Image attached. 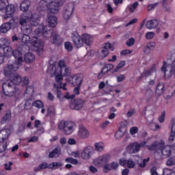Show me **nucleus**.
Returning a JSON list of instances; mask_svg holds the SVG:
<instances>
[{"instance_id":"864d4df0","label":"nucleus","mask_w":175,"mask_h":175,"mask_svg":"<svg viewBox=\"0 0 175 175\" xmlns=\"http://www.w3.org/2000/svg\"><path fill=\"white\" fill-rule=\"evenodd\" d=\"M125 66V61H121L116 66L115 69H113V72H118L122 68Z\"/></svg>"},{"instance_id":"4c0bfd02","label":"nucleus","mask_w":175,"mask_h":175,"mask_svg":"<svg viewBox=\"0 0 175 175\" xmlns=\"http://www.w3.org/2000/svg\"><path fill=\"white\" fill-rule=\"evenodd\" d=\"M3 51L7 57H12L13 55L14 51L10 45L3 48Z\"/></svg>"},{"instance_id":"39448f33","label":"nucleus","mask_w":175,"mask_h":175,"mask_svg":"<svg viewBox=\"0 0 175 175\" xmlns=\"http://www.w3.org/2000/svg\"><path fill=\"white\" fill-rule=\"evenodd\" d=\"M31 44L33 47V50L37 51L38 55L43 54V42L36 37H33Z\"/></svg>"},{"instance_id":"4468645a","label":"nucleus","mask_w":175,"mask_h":175,"mask_svg":"<svg viewBox=\"0 0 175 175\" xmlns=\"http://www.w3.org/2000/svg\"><path fill=\"white\" fill-rule=\"evenodd\" d=\"M94 154V148L92 146H87L84 148L81 154V157L83 159H90Z\"/></svg>"},{"instance_id":"2f4dec72","label":"nucleus","mask_w":175,"mask_h":175,"mask_svg":"<svg viewBox=\"0 0 175 175\" xmlns=\"http://www.w3.org/2000/svg\"><path fill=\"white\" fill-rule=\"evenodd\" d=\"M163 91H165V84L163 83H159L156 88V95L161 96V95L163 94Z\"/></svg>"},{"instance_id":"412c9836","label":"nucleus","mask_w":175,"mask_h":175,"mask_svg":"<svg viewBox=\"0 0 175 175\" xmlns=\"http://www.w3.org/2000/svg\"><path fill=\"white\" fill-rule=\"evenodd\" d=\"M71 81L72 85H79V87H81V84H83V76L81 75H75L72 77Z\"/></svg>"},{"instance_id":"0eeeda50","label":"nucleus","mask_w":175,"mask_h":175,"mask_svg":"<svg viewBox=\"0 0 175 175\" xmlns=\"http://www.w3.org/2000/svg\"><path fill=\"white\" fill-rule=\"evenodd\" d=\"M25 47L24 46H19L16 50L14 51L12 55L14 57L15 59L17 61L14 62H16L18 65H21V62H23V55L25 53L24 51Z\"/></svg>"},{"instance_id":"393cba45","label":"nucleus","mask_w":175,"mask_h":175,"mask_svg":"<svg viewBox=\"0 0 175 175\" xmlns=\"http://www.w3.org/2000/svg\"><path fill=\"white\" fill-rule=\"evenodd\" d=\"M59 73H60V75L64 77H68V76L72 75V69L69 66L63 67L60 70H59Z\"/></svg>"},{"instance_id":"ea45409f","label":"nucleus","mask_w":175,"mask_h":175,"mask_svg":"<svg viewBox=\"0 0 175 175\" xmlns=\"http://www.w3.org/2000/svg\"><path fill=\"white\" fill-rule=\"evenodd\" d=\"M148 124L150 129H151L152 131H158V129L161 128V126H159V124H158V123L148 121Z\"/></svg>"},{"instance_id":"ddd939ff","label":"nucleus","mask_w":175,"mask_h":175,"mask_svg":"<svg viewBox=\"0 0 175 175\" xmlns=\"http://www.w3.org/2000/svg\"><path fill=\"white\" fill-rule=\"evenodd\" d=\"M14 24V19H10L9 22H6L1 25L0 27V33H6L8 31H10L12 29V25Z\"/></svg>"},{"instance_id":"de8ad7c7","label":"nucleus","mask_w":175,"mask_h":175,"mask_svg":"<svg viewBox=\"0 0 175 175\" xmlns=\"http://www.w3.org/2000/svg\"><path fill=\"white\" fill-rule=\"evenodd\" d=\"M64 47L67 51H72L73 50V44L70 42H66L64 43Z\"/></svg>"},{"instance_id":"c03bdc74","label":"nucleus","mask_w":175,"mask_h":175,"mask_svg":"<svg viewBox=\"0 0 175 175\" xmlns=\"http://www.w3.org/2000/svg\"><path fill=\"white\" fill-rule=\"evenodd\" d=\"M154 72H157V67L155 66V64H154L150 69L145 72V77H148V76H151V74L154 73Z\"/></svg>"},{"instance_id":"c85d7f7f","label":"nucleus","mask_w":175,"mask_h":175,"mask_svg":"<svg viewBox=\"0 0 175 175\" xmlns=\"http://www.w3.org/2000/svg\"><path fill=\"white\" fill-rule=\"evenodd\" d=\"M57 70H58V68L55 70L54 73H51V77H55V80L56 83H59V84H61L62 83V80H64V78H63L64 77H63L62 74L57 73Z\"/></svg>"},{"instance_id":"774afa93","label":"nucleus","mask_w":175,"mask_h":175,"mask_svg":"<svg viewBox=\"0 0 175 175\" xmlns=\"http://www.w3.org/2000/svg\"><path fill=\"white\" fill-rule=\"evenodd\" d=\"M154 159L156 161H161L162 159V155L159 154V152H154Z\"/></svg>"},{"instance_id":"603ef678","label":"nucleus","mask_w":175,"mask_h":175,"mask_svg":"<svg viewBox=\"0 0 175 175\" xmlns=\"http://www.w3.org/2000/svg\"><path fill=\"white\" fill-rule=\"evenodd\" d=\"M65 161L68 163H72V165H77V163H79V161L77 159H73L72 157L66 158Z\"/></svg>"},{"instance_id":"e2e57ef3","label":"nucleus","mask_w":175,"mask_h":175,"mask_svg":"<svg viewBox=\"0 0 175 175\" xmlns=\"http://www.w3.org/2000/svg\"><path fill=\"white\" fill-rule=\"evenodd\" d=\"M59 70H61L62 69V68H66L68 66H66V64H65V62H64V60H59Z\"/></svg>"},{"instance_id":"a18cd8bd","label":"nucleus","mask_w":175,"mask_h":175,"mask_svg":"<svg viewBox=\"0 0 175 175\" xmlns=\"http://www.w3.org/2000/svg\"><path fill=\"white\" fill-rule=\"evenodd\" d=\"M8 147L6 142L0 141V153L5 152Z\"/></svg>"},{"instance_id":"423d86ee","label":"nucleus","mask_w":175,"mask_h":175,"mask_svg":"<svg viewBox=\"0 0 175 175\" xmlns=\"http://www.w3.org/2000/svg\"><path fill=\"white\" fill-rule=\"evenodd\" d=\"M75 9V5L72 3H69L64 6V10L63 12V18L66 21L70 20L73 14V10Z\"/></svg>"},{"instance_id":"e433bc0d","label":"nucleus","mask_w":175,"mask_h":175,"mask_svg":"<svg viewBox=\"0 0 175 175\" xmlns=\"http://www.w3.org/2000/svg\"><path fill=\"white\" fill-rule=\"evenodd\" d=\"M8 46H10V42L9 40L5 38H0V49L3 50V49L8 47Z\"/></svg>"},{"instance_id":"c9c22d12","label":"nucleus","mask_w":175,"mask_h":175,"mask_svg":"<svg viewBox=\"0 0 175 175\" xmlns=\"http://www.w3.org/2000/svg\"><path fill=\"white\" fill-rule=\"evenodd\" d=\"M25 61L27 64H31V62H33L35 61V55L32 54V53H27L25 55Z\"/></svg>"},{"instance_id":"a878e982","label":"nucleus","mask_w":175,"mask_h":175,"mask_svg":"<svg viewBox=\"0 0 175 175\" xmlns=\"http://www.w3.org/2000/svg\"><path fill=\"white\" fill-rule=\"evenodd\" d=\"M19 39L21 40L22 43H24L25 44H29V43L32 42L29 34L20 33Z\"/></svg>"},{"instance_id":"13d9d810","label":"nucleus","mask_w":175,"mask_h":175,"mask_svg":"<svg viewBox=\"0 0 175 175\" xmlns=\"http://www.w3.org/2000/svg\"><path fill=\"white\" fill-rule=\"evenodd\" d=\"M169 142L172 146L175 145V133H171V135L169 137Z\"/></svg>"},{"instance_id":"aec40b11","label":"nucleus","mask_w":175,"mask_h":175,"mask_svg":"<svg viewBox=\"0 0 175 175\" xmlns=\"http://www.w3.org/2000/svg\"><path fill=\"white\" fill-rule=\"evenodd\" d=\"M10 129H3L0 131V142H5L10 136Z\"/></svg>"},{"instance_id":"9d476101","label":"nucleus","mask_w":175,"mask_h":175,"mask_svg":"<svg viewBox=\"0 0 175 175\" xmlns=\"http://www.w3.org/2000/svg\"><path fill=\"white\" fill-rule=\"evenodd\" d=\"M71 39L75 49H80L81 47H83V40L79 33H73L72 34Z\"/></svg>"},{"instance_id":"9b49d317","label":"nucleus","mask_w":175,"mask_h":175,"mask_svg":"<svg viewBox=\"0 0 175 175\" xmlns=\"http://www.w3.org/2000/svg\"><path fill=\"white\" fill-rule=\"evenodd\" d=\"M5 12L3 16L4 20H8L14 16V12H16V7L12 4H8L5 8Z\"/></svg>"},{"instance_id":"72a5a7b5","label":"nucleus","mask_w":175,"mask_h":175,"mask_svg":"<svg viewBox=\"0 0 175 175\" xmlns=\"http://www.w3.org/2000/svg\"><path fill=\"white\" fill-rule=\"evenodd\" d=\"M49 7V2L46 0H41L38 6V10H47Z\"/></svg>"},{"instance_id":"052dcab7","label":"nucleus","mask_w":175,"mask_h":175,"mask_svg":"<svg viewBox=\"0 0 175 175\" xmlns=\"http://www.w3.org/2000/svg\"><path fill=\"white\" fill-rule=\"evenodd\" d=\"M33 106L38 107V109H42L43 107V103L41 100H37L33 103Z\"/></svg>"},{"instance_id":"1a4fd4ad","label":"nucleus","mask_w":175,"mask_h":175,"mask_svg":"<svg viewBox=\"0 0 175 175\" xmlns=\"http://www.w3.org/2000/svg\"><path fill=\"white\" fill-rule=\"evenodd\" d=\"M50 27H44L42 28V31L40 29H37L36 32L38 36H44V38H49V36H53L54 34V30L53 29H49Z\"/></svg>"},{"instance_id":"3c124183","label":"nucleus","mask_w":175,"mask_h":175,"mask_svg":"<svg viewBox=\"0 0 175 175\" xmlns=\"http://www.w3.org/2000/svg\"><path fill=\"white\" fill-rule=\"evenodd\" d=\"M48 116H55V108L54 106H50L47 110Z\"/></svg>"},{"instance_id":"58836bf2","label":"nucleus","mask_w":175,"mask_h":175,"mask_svg":"<svg viewBox=\"0 0 175 175\" xmlns=\"http://www.w3.org/2000/svg\"><path fill=\"white\" fill-rule=\"evenodd\" d=\"M51 42L54 44H57V45L59 44V42H60L59 35H58V33H53L52 35Z\"/></svg>"},{"instance_id":"a19ab883","label":"nucleus","mask_w":175,"mask_h":175,"mask_svg":"<svg viewBox=\"0 0 175 175\" xmlns=\"http://www.w3.org/2000/svg\"><path fill=\"white\" fill-rule=\"evenodd\" d=\"M61 166H62V163L61 161L53 162L49 164V169H53V170H55V169H59Z\"/></svg>"},{"instance_id":"bb28decb","label":"nucleus","mask_w":175,"mask_h":175,"mask_svg":"<svg viewBox=\"0 0 175 175\" xmlns=\"http://www.w3.org/2000/svg\"><path fill=\"white\" fill-rule=\"evenodd\" d=\"M159 25V22L157 19H152L148 21L146 24V27L148 29H152L153 28H157V25Z\"/></svg>"},{"instance_id":"4d7b16f0","label":"nucleus","mask_w":175,"mask_h":175,"mask_svg":"<svg viewBox=\"0 0 175 175\" xmlns=\"http://www.w3.org/2000/svg\"><path fill=\"white\" fill-rule=\"evenodd\" d=\"M148 162H150V157H148L147 159H144L143 161H142V163H138L139 165V167H146V163Z\"/></svg>"},{"instance_id":"8fccbe9b","label":"nucleus","mask_w":175,"mask_h":175,"mask_svg":"<svg viewBox=\"0 0 175 175\" xmlns=\"http://www.w3.org/2000/svg\"><path fill=\"white\" fill-rule=\"evenodd\" d=\"M94 147L96 151H98L99 152H102V151H103V150L105 149V148L103 147V146H102V144L100 143H96L94 144Z\"/></svg>"},{"instance_id":"0e129e2a","label":"nucleus","mask_w":175,"mask_h":175,"mask_svg":"<svg viewBox=\"0 0 175 175\" xmlns=\"http://www.w3.org/2000/svg\"><path fill=\"white\" fill-rule=\"evenodd\" d=\"M146 98H148V99H151V98L154 96V93L152 92V90H148L146 92Z\"/></svg>"},{"instance_id":"37998d69","label":"nucleus","mask_w":175,"mask_h":175,"mask_svg":"<svg viewBox=\"0 0 175 175\" xmlns=\"http://www.w3.org/2000/svg\"><path fill=\"white\" fill-rule=\"evenodd\" d=\"M22 29H23L24 33H25L27 35H29V33H31V32H32V27H31V25H26L25 26H23Z\"/></svg>"},{"instance_id":"49530a36","label":"nucleus","mask_w":175,"mask_h":175,"mask_svg":"<svg viewBox=\"0 0 175 175\" xmlns=\"http://www.w3.org/2000/svg\"><path fill=\"white\" fill-rule=\"evenodd\" d=\"M163 175H175V172L169 168H164L163 170Z\"/></svg>"},{"instance_id":"5fc2aeb1","label":"nucleus","mask_w":175,"mask_h":175,"mask_svg":"<svg viewBox=\"0 0 175 175\" xmlns=\"http://www.w3.org/2000/svg\"><path fill=\"white\" fill-rule=\"evenodd\" d=\"M113 68H114V66L112 64H108L105 67H103V70H105V73H107V72L111 70Z\"/></svg>"},{"instance_id":"f8f14e48","label":"nucleus","mask_w":175,"mask_h":175,"mask_svg":"<svg viewBox=\"0 0 175 175\" xmlns=\"http://www.w3.org/2000/svg\"><path fill=\"white\" fill-rule=\"evenodd\" d=\"M83 106L84 101L80 98L70 101V109H71V110H80V109H83Z\"/></svg>"},{"instance_id":"79ce46f5","label":"nucleus","mask_w":175,"mask_h":175,"mask_svg":"<svg viewBox=\"0 0 175 175\" xmlns=\"http://www.w3.org/2000/svg\"><path fill=\"white\" fill-rule=\"evenodd\" d=\"M125 133V131L122 130V128H120L118 131H117L115 133V137L117 140H119V139H121L122 136H124Z\"/></svg>"},{"instance_id":"2eb2a0df","label":"nucleus","mask_w":175,"mask_h":175,"mask_svg":"<svg viewBox=\"0 0 175 175\" xmlns=\"http://www.w3.org/2000/svg\"><path fill=\"white\" fill-rule=\"evenodd\" d=\"M140 147H142V144L133 142L127 146V151L129 154H136L138 151H140Z\"/></svg>"},{"instance_id":"69168bd1","label":"nucleus","mask_w":175,"mask_h":175,"mask_svg":"<svg viewBox=\"0 0 175 175\" xmlns=\"http://www.w3.org/2000/svg\"><path fill=\"white\" fill-rule=\"evenodd\" d=\"M57 98L59 99L60 102H64V96H62V92L59 90H57Z\"/></svg>"},{"instance_id":"a211bd4d","label":"nucleus","mask_w":175,"mask_h":175,"mask_svg":"<svg viewBox=\"0 0 175 175\" xmlns=\"http://www.w3.org/2000/svg\"><path fill=\"white\" fill-rule=\"evenodd\" d=\"M10 82L14 85H18L21 81H23V78H21V76L18 75L17 72H15L12 77H10Z\"/></svg>"},{"instance_id":"6e6552de","label":"nucleus","mask_w":175,"mask_h":175,"mask_svg":"<svg viewBox=\"0 0 175 175\" xmlns=\"http://www.w3.org/2000/svg\"><path fill=\"white\" fill-rule=\"evenodd\" d=\"M164 144L165 141L163 140L154 141L150 146L148 147V148L149 151L161 152Z\"/></svg>"},{"instance_id":"5701e85b","label":"nucleus","mask_w":175,"mask_h":175,"mask_svg":"<svg viewBox=\"0 0 175 175\" xmlns=\"http://www.w3.org/2000/svg\"><path fill=\"white\" fill-rule=\"evenodd\" d=\"M29 22L33 27H38L40 23L39 15L37 14H32L31 17H29Z\"/></svg>"},{"instance_id":"680f3d73","label":"nucleus","mask_w":175,"mask_h":175,"mask_svg":"<svg viewBox=\"0 0 175 175\" xmlns=\"http://www.w3.org/2000/svg\"><path fill=\"white\" fill-rule=\"evenodd\" d=\"M167 166H174L175 165V159L173 158H170L166 161Z\"/></svg>"},{"instance_id":"7c9ffc66","label":"nucleus","mask_w":175,"mask_h":175,"mask_svg":"<svg viewBox=\"0 0 175 175\" xmlns=\"http://www.w3.org/2000/svg\"><path fill=\"white\" fill-rule=\"evenodd\" d=\"M61 155V148H55L52 152H49V158H58Z\"/></svg>"},{"instance_id":"b1692460","label":"nucleus","mask_w":175,"mask_h":175,"mask_svg":"<svg viewBox=\"0 0 175 175\" xmlns=\"http://www.w3.org/2000/svg\"><path fill=\"white\" fill-rule=\"evenodd\" d=\"M160 152L163 157H169L172 155V148L169 146H165L164 144Z\"/></svg>"},{"instance_id":"20e7f679","label":"nucleus","mask_w":175,"mask_h":175,"mask_svg":"<svg viewBox=\"0 0 175 175\" xmlns=\"http://www.w3.org/2000/svg\"><path fill=\"white\" fill-rule=\"evenodd\" d=\"M2 90L6 96H13L16 92V86L10 82H5L3 83Z\"/></svg>"},{"instance_id":"f03ea898","label":"nucleus","mask_w":175,"mask_h":175,"mask_svg":"<svg viewBox=\"0 0 175 175\" xmlns=\"http://www.w3.org/2000/svg\"><path fill=\"white\" fill-rule=\"evenodd\" d=\"M76 126L73 122H65L62 120L58 125L59 129L60 131H64L66 135H70L73 133L74 128Z\"/></svg>"},{"instance_id":"09e8293b","label":"nucleus","mask_w":175,"mask_h":175,"mask_svg":"<svg viewBox=\"0 0 175 175\" xmlns=\"http://www.w3.org/2000/svg\"><path fill=\"white\" fill-rule=\"evenodd\" d=\"M8 5H9L8 0H0V10H5Z\"/></svg>"},{"instance_id":"f257e3e1","label":"nucleus","mask_w":175,"mask_h":175,"mask_svg":"<svg viewBox=\"0 0 175 175\" xmlns=\"http://www.w3.org/2000/svg\"><path fill=\"white\" fill-rule=\"evenodd\" d=\"M172 64H166L164 62L163 66L161 67V72L164 73L165 77H172V75L175 76V52L171 54Z\"/></svg>"},{"instance_id":"c756f323","label":"nucleus","mask_w":175,"mask_h":175,"mask_svg":"<svg viewBox=\"0 0 175 175\" xmlns=\"http://www.w3.org/2000/svg\"><path fill=\"white\" fill-rule=\"evenodd\" d=\"M31 6V1L29 0H25L21 3L20 8L22 12H27Z\"/></svg>"},{"instance_id":"4be33fe9","label":"nucleus","mask_w":175,"mask_h":175,"mask_svg":"<svg viewBox=\"0 0 175 175\" xmlns=\"http://www.w3.org/2000/svg\"><path fill=\"white\" fill-rule=\"evenodd\" d=\"M81 38L82 39L83 44H84V43L86 46H90V44H92V37H91L90 34L84 33L81 36Z\"/></svg>"},{"instance_id":"7ed1b4c3","label":"nucleus","mask_w":175,"mask_h":175,"mask_svg":"<svg viewBox=\"0 0 175 175\" xmlns=\"http://www.w3.org/2000/svg\"><path fill=\"white\" fill-rule=\"evenodd\" d=\"M20 69V64L17 62H14L12 64H7L4 67V75L6 77H12L16 72Z\"/></svg>"},{"instance_id":"338daca9","label":"nucleus","mask_w":175,"mask_h":175,"mask_svg":"<svg viewBox=\"0 0 175 175\" xmlns=\"http://www.w3.org/2000/svg\"><path fill=\"white\" fill-rule=\"evenodd\" d=\"M127 166L130 169L135 167V163H133V160H132L131 159H129L127 161Z\"/></svg>"},{"instance_id":"bf43d9fd","label":"nucleus","mask_w":175,"mask_h":175,"mask_svg":"<svg viewBox=\"0 0 175 175\" xmlns=\"http://www.w3.org/2000/svg\"><path fill=\"white\" fill-rule=\"evenodd\" d=\"M126 46H128V47H132V46H133V44H135V38H129L126 42Z\"/></svg>"},{"instance_id":"473e14b6","label":"nucleus","mask_w":175,"mask_h":175,"mask_svg":"<svg viewBox=\"0 0 175 175\" xmlns=\"http://www.w3.org/2000/svg\"><path fill=\"white\" fill-rule=\"evenodd\" d=\"M104 169L107 170H117L118 169V163L113 161L111 164H106L104 165Z\"/></svg>"},{"instance_id":"f3484780","label":"nucleus","mask_w":175,"mask_h":175,"mask_svg":"<svg viewBox=\"0 0 175 175\" xmlns=\"http://www.w3.org/2000/svg\"><path fill=\"white\" fill-rule=\"evenodd\" d=\"M78 136L81 139H87V137H90V132H88V130H87L83 124L79 125Z\"/></svg>"},{"instance_id":"dca6fc26","label":"nucleus","mask_w":175,"mask_h":175,"mask_svg":"<svg viewBox=\"0 0 175 175\" xmlns=\"http://www.w3.org/2000/svg\"><path fill=\"white\" fill-rule=\"evenodd\" d=\"M110 155L104 154L103 156L99 157L96 161V165L97 166H103L105 163H107L109 161H110Z\"/></svg>"},{"instance_id":"cd10ccee","label":"nucleus","mask_w":175,"mask_h":175,"mask_svg":"<svg viewBox=\"0 0 175 175\" xmlns=\"http://www.w3.org/2000/svg\"><path fill=\"white\" fill-rule=\"evenodd\" d=\"M29 23V16H27L26 14H23L21 16L19 19V24L22 27L27 25Z\"/></svg>"},{"instance_id":"6e6d98bb","label":"nucleus","mask_w":175,"mask_h":175,"mask_svg":"<svg viewBox=\"0 0 175 175\" xmlns=\"http://www.w3.org/2000/svg\"><path fill=\"white\" fill-rule=\"evenodd\" d=\"M12 117V115L10 114V112H8L5 114L3 115V118H2V122H3V121H9V120H10Z\"/></svg>"},{"instance_id":"6ab92c4d","label":"nucleus","mask_w":175,"mask_h":175,"mask_svg":"<svg viewBox=\"0 0 175 175\" xmlns=\"http://www.w3.org/2000/svg\"><path fill=\"white\" fill-rule=\"evenodd\" d=\"M47 11L53 14H57L59 12V6L54 2L49 3Z\"/></svg>"},{"instance_id":"f704fd0d","label":"nucleus","mask_w":175,"mask_h":175,"mask_svg":"<svg viewBox=\"0 0 175 175\" xmlns=\"http://www.w3.org/2000/svg\"><path fill=\"white\" fill-rule=\"evenodd\" d=\"M48 23L52 28H54L57 25V17L53 15L48 16Z\"/></svg>"}]
</instances>
